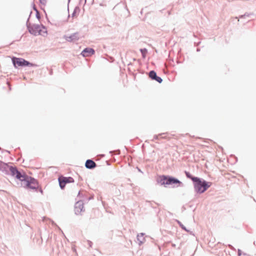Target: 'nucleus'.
Here are the masks:
<instances>
[{"instance_id":"1","label":"nucleus","mask_w":256,"mask_h":256,"mask_svg":"<svg viewBox=\"0 0 256 256\" xmlns=\"http://www.w3.org/2000/svg\"><path fill=\"white\" fill-rule=\"evenodd\" d=\"M156 182L161 186L174 185L173 187L183 186V184L178 179L168 175H162L156 179Z\"/></svg>"},{"instance_id":"2","label":"nucleus","mask_w":256,"mask_h":256,"mask_svg":"<svg viewBox=\"0 0 256 256\" xmlns=\"http://www.w3.org/2000/svg\"><path fill=\"white\" fill-rule=\"evenodd\" d=\"M194 190L196 194H202L204 192L212 185V182L198 178H193Z\"/></svg>"},{"instance_id":"3","label":"nucleus","mask_w":256,"mask_h":256,"mask_svg":"<svg viewBox=\"0 0 256 256\" xmlns=\"http://www.w3.org/2000/svg\"><path fill=\"white\" fill-rule=\"evenodd\" d=\"M32 12L31 11L29 16V17L28 19L27 20L26 22V26L27 27V28L28 30V32L34 35V36H37V35H42L43 33L44 34H47V31L46 30V28L43 25H39L38 24H31L29 22L30 18V16L31 14H32Z\"/></svg>"},{"instance_id":"4","label":"nucleus","mask_w":256,"mask_h":256,"mask_svg":"<svg viewBox=\"0 0 256 256\" xmlns=\"http://www.w3.org/2000/svg\"><path fill=\"white\" fill-rule=\"evenodd\" d=\"M12 64L15 68L18 66H36V64L31 63L22 58L13 56L12 58Z\"/></svg>"},{"instance_id":"5","label":"nucleus","mask_w":256,"mask_h":256,"mask_svg":"<svg viewBox=\"0 0 256 256\" xmlns=\"http://www.w3.org/2000/svg\"><path fill=\"white\" fill-rule=\"evenodd\" d=\"M25 186L28 188H30L37 191L39 188L38 180L34 178L29 176L28 180L24 183Z\"/></svg>"},{"instance_id":"6","label":"nucleus","mask_w":256,"mask_h":256,"mask_svg":"<svg viewBox=\"0 0 256 256\" xmlns=\"http://www.w3.org/2000/svg\"><path fill=\"white\" fill-rule=\"evenodd\" d=\"M58 180L60 186L62 190L64 188L66 184L72 183L74 182V179L72 177H64L63 176H60Z\"/></svg>"},{"instance_id":"7","label":"nucleus","mask_w":256,"mask_h":256,"mask_svg":"<svg viewBox=\"0 0 256 256\" xmlns=\"http://www.w3.org/2000/svg\"><path fill=\"white\" fill-rule=\"evenodd\" d=\"M64 38L68 42H74L79 40V33L75 32L69 36L64 35Z\"/></svg>"},{"instance_id":"8","label":"nucleus","mask_w":256,"mask_h":256,"mask_svg":"<svg viewBox=\"0 0 256 256\" xmlns=\"http://www.w3.org/2000/svg\"><path fill=\"white\" fill-rule=\"evenodd\" d=\"M10 166L8 164L0 160V170L4 174L8 175L10 174Z\"/></svg>"},{"instance_id":"9","label":"nucleus","mask_w":256,"mask_h":256,"mask_svg":"<svg viewBox=\"0 0 256 256\" xmlns=\"http://www.w3.org/2000/svg\"><path fill=\"white\" fill-rule=\"evenodd\" d=\"M14 177L18 180H20L22 182H23L24 184L26 180H28L29 176L26 174H22L21 172L18 170Z\"/></svg>"},{"instance_id":"10","label":"nucleus","mask_w":256,"mask_h":256,"mask_svg":"<svg viewBox=\"0 0 256 256\" xmlns=\"http://www.w3.org/2000/svg\"><path fill=\"white\" fill-rule=\"evenodd\" d=\"M84 204L82 201L76 202L74 206V212L75 214L78 215L83 211Z\"/></svg>"},{"instance_id":"11","label":"nucleus","mask_w":256,"mask_h":256,"mask_svg":"<svg viewBox=\"0 0 256 256\" xmlns=\"http://www.w3.org/2000/svg\"><path fill=\"white\" fill-rule=\"evenodd\" d=\"M149 77L152 80H154L160 84H161L162 82V79L157 76L156 72L154 70H150L148 74Z\"/></svg>"},{"instance_id":"12","label":"nucleus","mask_w":256,"mask_h":256,"mask_svg":"<svg viewBox=\"0 0 256 256\" xmlns=\"http://www.w3.org/2000/svg\"><path fill=\"white\" fill-rule=\"evenodd\" d=\"M95 52L94 50L90 48H85L81 52V54L84 57L90 56L94 54Z\"/></svg>"},{"instance_id":"13","label":"nucleus","mask_w":256,"mask_h":256,"mask_svg":"<svg viewBox=\"0 0 256 256\" xmlns=\"http://www.w3.org/2000/svg\"><path fill=\"white\" fill-rule=\"evenodd\" d=\"M85 166L88 169L92 170L96 166V164L93 160L88 159L86 162Z\"/></svg>"},{"instance_id":"14","label":"nucleus","mask_w":256,"mask_h":256,"mask_svg":"<svg viewBox=\"0 0 256 256\" xmlns=\"http://www.w3.org/2000/svg\"><path fill=\"white\" fill-rule=\"evenodd\" d=\"M167 134V133H161L158 134H156L154 136L153 139L152 140V141H154V140H159L160 138H166V136H163L164 135H166Z\"/></svg>"},{"instance_id":"15","label":"nucleus","mask_w":256,"mask_h":256,"mask_svg":"<svg viewBox=\"0 0 256 256\" xmlns=\"http://www.w3.org/2000/svg\"><path fill=\"white\" fill-rule=\"evenodd\" d=\"M18 168L16 166H10V175H11L12 176L14 177L16 174V172H17L18 171Z\"/></svg>"},{"instance_id":"16","label":"nucleus","mask_w":256,"mask_h":256,"mask_svg":"<svg viewBox=\"0 0 256 256\" xmlns=\"http://www.w3.org/2000/svg\"><path fill=\"white\" fill-rule=\"evenodd\" d=\"M144 233H140V234H138L137 239L140 242V244H142L144 242Z\"/></svg>"},{"instance_id":"17","label":"nucleus","mask_w":256,"mask_h":256,"mask_svg":"<svg viewBox=\"0 0 256 256\" xmlns=\"http://www.w3.org/2000/svg\"><path fill=\"white\" fill-rule=\"evenodd\" d=\"M177 222L178 223V224L184 230H185L186 232H189L190 234H192V232H190L189 230H188L186 227L185 226H184V224H182V222H180L179 220H177Z\"/></svg>"},{"instance_id":"18","label":"nucleus","mask_w":256,"mask_h":256,"mask_svg":"<svg viewBox=\"0 0 256 256\" xmlns=\"http://www.w3.org/2000/svg\"><path fill=\"white\" fill-rule=\"evenodd\" d=\"M184 173L186 174V178H188L190 179L192 182H193V180H194V179H193L194 178H198V177L192 176L190 174V172H188L187 171H185Z\"/></svg>"},{"instance_id":"19","label":"nucleus","mask_w":256,"mask_h":256,"mask_svg":"<svg viewBox=\"0 0 256 256\" xmlns=\"http://www.w3.org/2000/svg\"><path fill=\"white\" fill-rule=\"evenodd\" d=\"M78 11H80V8L78 6H76L74 9V10L72 14V17H74L75 16V14H76V12H78Z\"/></svg>"},{"instance_id":"20","label":"nucleus","mask_w":256,"mask_h":256,"mask_svg":"<svg viewBox=\"0 0 256 256\" xmlns=\"http://www.w3.org/2000/svg\"><path fill=\"white\" fill-rule=\"evenodd\" d=\"M36 16L38 20H40V14L39 11H37V12H36Z\"/></svg>"},{"instance_id":"21","label":"nucleus","mask_w":256,"mask_h":256,"mask_svg":"<svg viewBox=\"0 0 256 256\" xmlns=\"http://www.w3.org/2000/svg\"><path fill=\"white\" fill-rule=\"evenodd\" d=\"M140 52H142L143 56H144V54L146 52H147V50L146 48L140 49Z\"/></svg>"},{"instance_id":"22","label":"nucleus","mask_w":256,"mask_h":256,"mask_svg":"<svg viewBox=\"0 0 256 256\" xmlns=\"http://www.w3.org/2000/svg\"><path fill=\"white\" fill-rule=\"evenodd\" d=\"M249 16H250V14H243V15H241V16H240V18H246V17Z\"/></svg>"},{"instance_id":"23","label":"nucleus","mask_w":256,"mask_h":256,"mask_svg":"<svg viewBox=\"0 0 256 256\" xmlns=\"http://www.w3.org/2000/svg\"><path fill=\"white\" fill-rule=\"evenodd\" d=\"M238 256H240L242 255V250L240 249H238Z\"/></svg>"},{"instance_id":"24","label":"nucleus","mask_w":256,"mask_h":256,"mask_svg":"<svg viewBox=\"0 0 256 256\" xmlns=\"http://www.w3.org/2000/svg\"><path fill=\"white\" fill-rule=\"evenodd\" d=\"M40 2L42 4H44L46 2V0H40Z\"/></svg>"},{"instance_id":"25","label":"nucleus","mask_w":256,"mask_h":256,"mask_svg":"<svg viewBox=\"0 0 256 256\" xmlns=\"http://www.w3.org/2000/svg\"><path fill=\"white\" fill-rule=\"evenodd\" d=\"M33 9L34 10L36 11V12H37V11H38L34 4V6H33Z\"/></svg>"},{"instance_id":"26","label":"nucleus","mask_w":256,"mask_h":256,"mask_svg":"<svg viewBox=\"0 0 256 256\" xmlns=\"http://www.w3.org/2000/svg\"><path fill=\"white\" fill-rule=\"evenodd\" d=\"M88 245L90 247H92V242L90 240L88 241Z\"/></svg>"},{"instance_id":"27","label":"nucleus","mask_w":256,"mask_h":256,"mask_svg":"<svg viewBox=\"0 0 256 256\" xmlns=\"http://www.w3.org/2000/svg\"><path fill=\"white\" fill-rule=\"evenodd\" d=\"M38 189L39 192H40L42 194H43V190H42L41 188H38Z\"/></svg>"},{"instance_id":"28","label":"nucleus","mask_w":256,"mask_h":256,"mask_svg":"<svg viewBox=\"0 0 256 256\" xmlns=\"http://www.w3.org/2000/svg\"><path fill=\"white\" fill-rule=\"evenodd\" d=\"M228 247L232 250H234V248L230 244L228 245Z\"/></svg>"},{"instance_id":"29","label":"nucleus","mask_w":256,"mask_h":256,"mask_svg":"<svg viewBox=\"0 0 256 256\" xmlns=\"http://www.w3.org/2000/svg\"><path fill=\"white\" fill-rule=\"evenodd\" d=\"M146 202H149L150 204H152V202L146 201Z\"/></svg>"},{"instance_id":"30","label":"nucleus","mask_w":256,"mask_h":256,"mask_svg":"<svg viewBox=\"0 0 256 256\" xmlns=\"http://www.w3.org/2000/svg\"><path fill=\"white\" fill-rule=\"evenodd\" d=\"M197 51L198 52L200 51V49L199 48H197Z\"/></svg>"},{"instance_id":"31","label":"nucleus","mask_w":256,"mask_h":256,"mask_svg":"<svg viewBox=\"0 0 256 256\" xmlns=\"http://www.w3.org/2000/svg\"><path fill=\"white\" fill-rule=\"evenodd\" d=\"M70 0H68V3H70Z\"/></svg>"},{"instance_id":"32","label":"nucleus","mask_w":256,"mask_h":256,"mask_svg":"<svg viewBox=\"0 0 256 256\" xmlns=\"http://www.w3.org/2000/svg\"><path fill=\"white\" fill-rule=\"evenodd\" d=\"M138 171H139V172H141V170H140V169H139V168H138Z\"/></svg>"},{"instance_id":"33","label":"nucleus","mask_w":256,"mask_h":256,"mask_svg":"<svg viewBox=\"0 0 256 256\" xmlns=\"http://www.w3.org/2000/svg\"><path fill=\"white\" fill-rule=\"evenodd\" d=\"M80 192H78V195H80Z\"/></svg>"},{"instance_id":"34","label":"nucleus","mask_w":256,"mask_h":256,"mask_svg":"<svg viewBox=\"0 0 256 256\" xmlns=\"http://www.w3.org/2000/svg\"><path fill=\"white\" fill-rule=\"evenodd\" d=\"M86 0H85V2H86Z\"/></svg>"}]
</instances>
